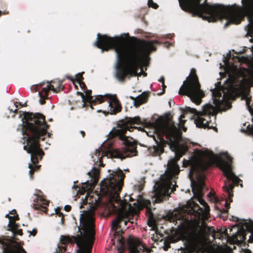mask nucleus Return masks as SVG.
Instances as JSON below:
<instances>
[{"label":"nucleus","instance_id":"1","mask_svg":"<svg viewBox=\"0 0 253 253\" xmlns=\"http://www.w3.org/2000/svg\"><path fill=\"white\" fill-rule=\"evenodd\" d=\"M231 160L232 158L227 153L217 156L208 150H195L190 159L183 160V166L190 167L189 175L192 192L203 208L200 207L193 201L190 200L187 203L186 210L193 217L190 219L185 217V213L179 209L169 213V218L171 222L176 221V224H177L178 229L175 233L178 240L186 242L193 251H200L204 247L203 231L197 224L200 220L203 222L206 219L209 214V207L202 199L204 181L206 177L204 170L212 163L219 162L220 168L227 180L238 184L240 179L232 171L230 163Z\"/></svg>","mask_w":253,"mask_h":253},{"label":"nucleus","instance_id":"2","mask_svg":"<svg viewBox=\"0 0 253 253\" xmlns=\"http://www.w3.org/2000/svg\"><path fill=\"white\" fill-rule=\"evenodd\" d=\"M183 118L184 114L179 117V123L177 126L170 120L162 117L158 118L154 122H149L146 124L148 128L153 130L150 133L145 130L147 135L153 137L156 140L154 135L156 134L159 139V142L157 141V145L153 147L154 153L157 155L163 152V147L166 142L162 137L165 136L167 143L175 155L174 158L169 161L165 174L161 176L160 180L156 182L154 186V202L159 203L163 201L166 197L175 190L176 187L175 179L180 170L176 163L187 150V146L183 143L181 136V129L186 130L184 127L185 120H182Z\"/></svg>","mask_w":253,"mask_h":253},{"label":"nucleus","instance_id":"3","mask_svg":"<svg viewBox=\"0 0 253 253\" xmlns=\"http://www.w3.org/2000/svg\"><path fill=\"white\" fill-rule=\"evenodd\" d=\"M127 34L110 37L107 35L100 37L97 34L94 45L103 50L114 49L117 54L116 77L120 81L128 75H135L137 70L147 62L148 54L155 50L157 41H145L139 39L127 42Z\"/></svg>","mask_w":253,"mask_h":253},{"label":"nucleus","instance_id":"4","mask_svg":"<svg viewBox=\"0 0 253 253\" xmlns=\"http://www.w3.org/2000/svg\"><path fill=\"white\" fill-rule=\"evenodd\" d=\"M125 175L123 171L117 169L112 171L101 182L100 191L106 196L105 200L106 208L110 212H117V217L112 221V229L116 230L119 227V223L124 220L125 225L128 222L131 223L130 216L136 214L143 207L149 208L150 202L149 200L139 198L136 203L131 204L126 203V200H122L119 196L123 184Z\"/></svg>","mask_w":253,"mask_h":253},{"label":"nucleus","instance_id":"5","mask_svg":"<svg viewBox=\"0 0 253 253\" xmlns=\"http://www.w3.org/2000/svg\"><path fill=\"white\" fill-rule=\"evenodd\" d=\"M23 134L27 140V145L23 149L31 154V160L33 164L41 160L43 152L40 149L39 139L46 135L48 126L45 123L43 115L27 113L24 115Z\"/></svg>","mask_w":253,"mask_h":253},{"label":"nucleus","instance_id":"6","mask_svg":"<svg viewBox=\"0 0 253 253\" xmlns=\"http://www.w3.org/2000/svg\"><path fill=\"white\" fill-rule=\"evenodd\" d=\"M140 123L139 118L134 117L130 118L128 120V123L124 124L122 126H118L117 128H114L109 132L110 137L119 136L124 143L125 146L122 151L118 149L109 148L108 150L102 151V148L96 150L92 156V159L96 166H102L103 163L101 159L106 157L109 158H115L123 159L126 157H131L137 155L136 150V144L135 140L131 137H129L125 135L127 130L131 131L135 127H132L133 124H138Z\"/></svg>","mask_w":253,"mask_h":253},{"label":"nucleus","instance_id":"7","mask_svg":"<svg viewBox=\"0 0 253 253\" xmlns=\"http://www.w3.org/2000/svg\"><path fill=\"white\" fill-rule=\"evenodd\" d=\"M93 211H86L81 213L80 217L79 230L80 234L70 237L62 236L60 241L62 244L76 243L78 249L76 253H90L93 236L95 233Z\"/></svg>","mask_w":253,"mask_h":253},{"label":"nucleus","instance_id":"8","mask_svg":"<svg viewBox=\"0 0 253 253\" xmlns=\"http://www.w3.org/2000/svg\"><path fill=\"white\" fill-rule=\"evenodd\" d=\"M238 231L236 234L231 238L228 235L226 229H220L213 232L212 237L214 239L224 240L232 244H238L243 242L246 238V232L251 233L249 241L253 242V221L250 220L241 219L238 221Z\"/></svg>","mask_w":253,"mask_h":253},{"label":"nucleus","instance_id":"9","mask_svg":"<svg viewBox=\"0 0 253 253\" xmlns=\"http://www.w3.org/2000/svg\"><path fill=\"white\" fill-rule=\"evenodd\" d=\"M179 94L187 95L197 105L201 103V99L205 95L195 75H192L187 81L183 82V84L179 90Z\"/></svg>","mask_w":253,"mask_h":253},{"label":"nucleus","instance_id":"10","mask_svg":"<svg viewBox=\"0 0 253 253\" xmlns=\"http://www.w3.org/2000/svg\"><path fill=\"white\" fill-rule=\"evenodd\" d=\"M129 253H141L144 252H150L151 250L146 248L141 242L137 238H132L127 241Z\"/></svg>","mask_w":253,"mask_h":253},{"label":"nucleus","instance_id":"11","mask_svg":"<svg viewBox=\"0 0 253 253\" xmlns=\"http://www.w3.org/2000/svg\"><path fill=\"white\" fill-rule=\"evenodd\" d=\"M108 103V112L111 114L116 113L121 110V106L115 95H109L107 100Z\"/></svg>","mask_w":253,"mask_h":253},{"label":"nucleus","instance_id":"12","mask_svg":"<svg viewBox=\"0 0 253 253\" xmlns=\"http://www.w3.org/2000/svg\"><path fill=\"white\" fill-rule=\"evenodd\" d=\"M50 90H52L54 92L56 91L53 85L48 83L45 86L42 87L41 90L39 91V102L41 104H43L44 102V100L48 98L47 94Z\"/></svg>","mask_w":253,"mask_h":253},{"label":"nucleus","instance_id":"13","mask_svg":"<svg viewBox=\"0 0 253 253\" xmlns=\"http://www.w3.org/2000/svg\"><path fill=\"white\" fill-rule=\"evenodd\" d=\"M48 204V201L41 196H37L34 200L33 207L35 209H40L44 211Z\"/></svg>","mask_w":253,"mask_h":253},{"label":"nucleus","instance_id":"14","mask_svg":"<svg viewBox=\"0 0 253 253\" xmlns=\"http://www.w3.org/2000/svg\"><path fill=\"white\" fill-rule=\"evenodd\" d=\"M88 174L91 178V183L94 184L97 181L99 177V170L95 168H92L90 171L88 172Z\"/></svg>","mask_w":253,"mask_h":253},{"label":"nucleus","instance_id":"15","mask_svg":"<svg viewBox=\"0 0 253 253\" xmlns=\"http://www.w3.org/2000/svg\"><path fill=\"white\" fill-rule=\"evenodd\" d=\"M5 217H8L9 220L8 224V227H12L13 228H14L15 226V221L18 219V215H10L8 213L6 214Z\"/></svg>","mask_w":253,"mask_h":253},{"label":"nucleus","instance_id":"16","mask_svg":"<svg viewBox=\"0 0 253 253\" xmlns=\"http://www.w3.org/2000/svg\"><path fill=\"white\" fill-rule=\"evenodd\" d=\"M82 96V99L83 101H88L91 102L93 101V97L91 95V90H87L85 92V94H84L83 93H79Z\"/></svg>","mask_w":253,"mask_h":253},{"label":"nucleus","instance_id":"17","mask_svg":"<svg viewBox=\"0 0 253 253\" xmlns=\"http://www.w3.org/2000/svg\"><path fill=\"white\" fill-rule=\"evenodd\" d=\"M146 96L145 94H141L137 96L134 101V104L136 107L143 103L146 99Z\"/></svg>","mask_w":253,"mask_h":253},{"label":"nucleus","instance_id":"18","mask_svg":"<svg viewBox=\"0 0 253 253\" xmlns=\"http://www.w3.org/2000/svg\"><path fill=\"white\" fill-rule=\"evenodd\" d=\"M233 187V185L230 183L226 184L223 187L224 191L227 192L229 199L231 198L232 196H233V195L231 194V192Z\"/></svg>","mask_w":253,"mask_h":253},{"label":"nucleus","instance_id":"19","mask_svg":"<svg viewBox=\"0 0 253 253\" xmlns=\"http://www.w3.org/2000/svg\"><path fill=\"white\" fill-rule=\"evenodd\" d=\"M40 167V166H34L33 167L31 165L29 164L28 167L30 169V170L29 171V173L30 175L31 179L33 178L32 174H33V172H34V171L38 169Z\"/></svg>","mask_w":253,"mask_h":253},{"label":"nucleus","instance_id":"20","mask_svg":"<svg viewBox=\"0 0 253 253\" xmlns=\"http://www.w3.org/2000/svg\"><path fill=\"white\" fill-rule=\"evenodd\" d=\"M13 232L14 234H18L21 235L22 234V231L21 229H17V226L15 224V226L14 228H12V227H8Z\"/></svg>","mask_w":253,"mask_h":253},{"label":"nucleus","instance_id":"21","mask_svg":"<svg viewBox=\"0 0 253 253\" xmlns=\"http://www.w3.org/2000/svg\"><path fill=\"white\" fill-rule=\"evenodd\" d=\"M11 253H26V252L21 246H16V249L13 250Z\"/></svg>","mask_w":253,"mask_h":253},{"label":"nucleus","instance_id":"22","mask_svg":"<svg viewBox=\"0 0 253 253\" xmlns=\"http://www.w3.org/2000/svg\"><path fill=\"white\" fill-rule=\"evenodd\" d=\"M210 198V200L214 203H216L218 202V199L212 193H210L209 195Z\"/></svg>","mask_w":253,"mask_h":253},{"label":"nucleus","instance_id":"23","mask_svg":"<svg viewBox=\"0 0 253 253\" xmlns=\"http://www.w3.org/2000/svg\"><path fill=\"white\" fill-rule=\"evenodd\" d=\"M219 252L221 253H226L227 252V247L226 245H223V246H221L218 247Z\"/></svg>","mask_w":253,"mask_h":253},{"label":"nucleus","instance_id":"24","mask_svg":"<svg viewBox=\"0 0 253 253\" xmlns=\"http://www.w3.org/2000/svg\"><path fill=\"white\" fill-rule=\"evenodd\" d=\"M75 79L77 80L78 83H80L82 81L83 77L81 73H78L75 76Z\"/></svg>","mask_w":253,"mask_h":253},{"label":"nucleus","instance_id":"25","mask_svg":"<svg viewBox=\"0 0 253 253\" xmlns=\"http://www.w3.org/2000/svg\"><path fill=\"white\" fill-rule=\"evenodd\" d=\"M148 4L149 6L152 7L154 8H157L158 7V5L154 3L152 0H149L148 1Z\"/></svg>","mask_w":253,"mask_h":253},{"label":"nucleus","instance_id":"26","mask_svg":"<svg viewBox=\"0 0 253 253\" xmlns=\"http://www.w3.org/2000/svg\"><path fill=\"white\" fill-rule=\"evenodd\" d=\"M104 96L100 95L97 97H96L94 98V100L95 101H98V102H99V103H100L104 101Z\"/></svg>","mask_w":253,"mask_h":253},{"label":"nucleus","instance_id":"27","mask_svg":"<svg viewBox=\"0 0 253 253\" xmlns=\"http://www.w3.org/2000/svg\"><path fill=\"white\" fill-rule=\"evenodd\" d=\"M9 109L10 111L11 112H15L16 111L17 109V105H16L15 103H12L11 106L9 107Z\"/></svg>","mask_w":253,"mask_h":253},{"label":"nucleus","instance_id":"28","mask_svg":"<svg viewBox=\"0 0 253 253\" xmlns=\"http://www.w3.org/2000/svg\"><path fill=\"white\" fill-rule=\"evenodd\" d=\"M16 246H21L19 244L16 242H14L13 243V245H12V248L11 249L9 250V251H8V253H11V252L15 250L16 249Z\"/></svg>","mask_w":253,"mask_h":253},{"label":"nucleus","instance_id":"29","mask_svg":"<svg viewBox=\"0 0 253 253\" xmlns=\"http://www.w3.org/2000/svg\"><path fill=\"white\" fill-rule=\"evenodd\" d=\"M66 251V248L65 246L61 248H59L58 251H56V253H64Z\"/></svg>","mask_w":253,"mask_h":253},{"label":"nucleus","instance_id":"30","mask_svg":"<svg viewBox=\"0 0 253 253\" xmlns=\"http://www.w3.org/2000/svg\"><path fill=\"white\" fill-rule=\"evenodd\" d=\"M149 225L150 227H151V230L155 231L156 226H155L154 223L152 222L151 224H149Z\"/></svg>","mask_w":253,"mask_h":253},{"label":"nucleus","instance_id":"31","mask_svg":"<svg viewBox=\"0 0 253 253\" xmlns=\"http://www.w3.org/2000/svg\"><path fill=\"white\" fill-rule=\"evenodd\" d=\"M10 215H17L16 213V211L14 210H12L10 212H9Z\"/></svg>","mask_w":253,"mask_h":253},{"label":"nucleus","instance_id":"32","mask_svg":"<svg viewBox=\"0 0 253 253\" xmlns=\"http://www.w3.org/2000/svg\"><path fill=\"white\" fill-rule=\"evenodd\" d=\"M65 210L67 211H69L71 209V207L69 205H66L64 207Z\"/></svg>","mask_w":253,"mask_h":253},{"label":"nucleus","instance_id":"33","mask_svg":"<svg viewBox=\"0 0 253 253\" xmlns=\"http://www.w3.org/2000/svg\"><path fill=\"white\" fill-rule=\"evenodd\" d=\"M37 233V230L35 229H33V230L31 232H30V235H32L33 236H35Z\"/></svg>","mask_w":253,"mask_h":253},{"label":"nucleus","instance_id":"34","mask_svg":"<svg viewBox=\"0 0 253 253\" xmlns=\"http://www.w3.org/2000/svg\"><path fill=\"white\" fill-rule=\"evenodd\" d=\"M224 205H225V208L227 209H229V203H228L227 201H225V202L224 203Z\"/></svg>","mask_w":253,"mask_h":253},{"label":"nucleus","instance_id":"35","mask_svg":"<svg viewBox=\"0 0 253 253\" xmlns=\"http://www.w3.org/2000/svg\"><path fill=\"white\" fill-rule=\"evenodd\" d=\"M79 84L80 85L81 87L82 88L85 86V84L83 82H82V81L79 83Z\"/></svg>","mask_w":253,"mask_h":253},{"label":"nucleus","instance_id":"36","mask_svg":"<svg viewBox=\"0 0 253 253\" xmlns=\"http://www.w3.org/2000/svg\"><path fill=\"white\" fill-rule=\"evenodd\" d=\"M158 81L160 82H162V83H164V77H161L159 80Z\"/></svg>","mask_w":253,"mask_h":253},{"label":"nucleus","instance_id":"37","mask_svg":"<svg viewBox=\"0 0 253 253\" xmlns=\"http://www.w3.org/2000/svg\"><path fill=\"white\" fill-rule=\"evenodd\" d=\"M151 235H152V236L151 237L152 240H153L154 241H156L158 239L156 238V237L154 235V234H152Z\"/></svg>","mask_w":253,"mask_h":253},{"label":"nucleus","instance_id":"38","mask_svg":"<svg viewBox=\"0 0 253 253\" xmlns=\"http://www.w3.org/2000/svg\"><path fill=\"white\" fill-rule=\"evenodd\" d=\"M80 132L82 134V137H84V131L81 130V131H80Z\"/></svg>","mask_w":253,"mask_h":253},{"label":"nucleus","instance_id":"39","mask_svg":"<svg viewBox=\"0 0 253 253\" xmlns=\"http://www.w3.org/2000/svg\"><path fill=\"white\" fill-rule=\"evenodd\" d=\"M162 86L163 89L166 87V86L165 85L164 83H162Z\"/></svg>","mask_w":253,"mask_h":253},{"label":"nucleus","instance_id":"40","mask_svg":"<svg viewBox=\"0 0 253 253\" xmlns=\"http://www.w3.org/2000/svg\"><path fill=\"white\" fill-rule=\"evenodd\" d=\"M169 43H168V42L165 43V45L166 46H168L169 45Z\"/></svg>","mask_w":253,"mask_h":253},{"label":"nucleus","instance_id":"41","mask_svg":"<svg viewBox=\"0 0 253 253\" xmlns=\"http://www.w3.org/2000/svg\"><path fill=\"white\" fill-rule=\"evenodd\" d=\"M245 253H251V251H246Z\"/></svg>","mask_w":253,"mask_h":253},{"label":"nucleus","instance_id":"42","mask_svg":"<svg viewBox=\"0 0 253 253\" xmlns=\"http://www.w3.org/2000/svg\"><path fill=\"white\" fill-rule=\"evenodd\" d=\"M55 212L56 213H58V209H57L55 210Z\"/></svg>","mask_w":253,"mask_h":253},{"label":"nucleus","instance_id":"43","mask_svg":"<svg viewBox=\"0 0 253 253\" xmlns=\"http://www.w3.org/2000/svg\"><path fill=\"white\" fill-rule=\"evenodd\" d=\"M85 198L86 199V201L87 202H88V197H87V196H85Z\"/></svg>","mask_w":253,"mask_h":253},{"label":"nucleus","instance_id":"44","mask_svg":"<svg viewBox=\"0 0 253 253\" xmlns=\"http://www.w3.org/2000/svg\"><path fill=\"white\" fill-rule=\"evenodd\" d=\"M42 140H44V138H42Z\"/></svg>","mask_w":253,"mask_h":253}]
</instances>
